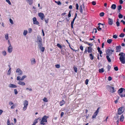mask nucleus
<instances>
[{
  "label": "nucleus",
  "instance_id": "nucleus-4",
  "mask_svg": "<svg viewBox=\"0 0 125 125\" xmlns=\"http://www.w3.org/2000/svg\"><path fill=\"white\" fill-rule=\"evenodd\" d=\"M106 87L109 91L112 93L115 92L116 91V90L115 89L114 87H111L109 85H107Z\"/></svg>",
  "mask_w": 125,
  "mask_h": 125
},
{
  "label": "nucleus",
  "instance_id": "nucleus-17",
  "mask_svg": "<svg viewBox=\"0 0 125 125\" xmlns=\"http://www.w3.org/2000/svg\"><path fill=\"white\" fill-rule=\"evenodd\" d=\"M9 87L10 88H16L17 87V86L14 84H9Z\"/></svg>",
  "mask_w": 125,
  "mask_h": 125
},
{
  "label": "nucleus",
  "instance_id": "nucleus-45",
  "mask_svg": "<svg viewBox=\"0 0 125 125\" xmlns=\"http://www.w3.org/2000/svg\"><path fill=\"white\" fill-rule=\"evenodd\" d=\"M104 13L103 12H102L100 13V16L101 17H103L104 16Z\"/></svg>",
  "mask_w": 125,
  "mask_h": 125
},
{
  "label": "nucleus",
  "instance_id": "nucleus-51",
  "mask_svg": "<svg viewBox=\"0 0 125 125\" xmlns=\"http://www.w3.org/2000/svg\"><path fill=\"white\" fill-rule=\"evenodd\" d=\"M6 1L8 3L9 5H11V3L9 0H6Z\"/></svg>",
  "mask_w": 125,
  "mask_h": 125
},
{
  "label": "nucleus",
  "instance_id": "nucleus-18",
  "mask_svg": "<svg viewBox=\"0 0 125 125\" xmlns=\"http://www.w3.org/2000/svg\"><path fill=\"white\" fill-rule=\"evenodd\" d=\"M87 52L89 53H91L92 52L93 48L91 47H88Z\"/></svg>",
  "mask_w": 125,
  "mask_h": 125
},
{
  "label": "nucleus",
  "instance_id": "nucleus-33",
  "mask_svg": "<svg viewBox=\"0 0 125 125\" xmlns=\"http://www.w3.org/2000/svg\"><path fill=\"white\" fill-rule=\"evenodd\" d=\"M89 57L91 60H93L94 59V56L91 53L89 54Z\"/></svg>",
  "mask_w": 125,
  "mask_h": 125
},
{
  "label": "nucleus",
  "instance_id": "nucleus-56",
  "mask_svg": "<svg viewBox=\"0 0 125 125\" xmlns=\"http://www.w3.org/2000/svg\"><path fill=\"white\" fill-rule=\"evenodd\" d=\"M107 69L108 70V71H109L110 69L111 68L110 66H109V65H108L107 66Z\"/></svg>",
  "mask_w": 125,
  "mask_h": 125
},
{
  "label": "nucleus",
  "instance_id": "nucleus-16",
  "mask_svg": "<svg viewBox=\"0 0 125 125\" xmlns=\"http://www.w3.org/2000/svg\"><path fill=\"white\" fill-rule=\"evenodd\" d=\"M108 23L109 25H112L113 23V20L109 18Z\"/></svg>",
  "mask_w": 125,
  "mask_h": 125
},
{
  "label": "nucleus",
  "instance_id": "nucleus-13",
  "mask_svg": "<svg viewBox=\"0 0 125 125\" xmlns=\"http://www.w3.org/2000/svg\"><path fill=\"white\" fill-rule=\"evenodd\" d=\"M114 52V50L110 49H108V50L107 52H106L107 55H109L110 54H111L112 53Z\"/></svg>",
  "mask_w": 125,
  "mask_h": 125
},
{
  "label": "nucleus",
  "instance_id": "nucleus-55",
  "mask_svg": "<svg viewBox=\"0 0 125 125\" xmlns=\"http://www.w3.org/2000/svg\"><path fill=\"white\" fill-rule=\"evenodd\" d=\"M10 22L12 24H13V23L12 20L11 19L9 20Z\"/></svg>",
  "mask_w": 125,
  "mask_h": 125
},
{
  "label": "nucleus",
  "instance_id": "nucleus-52",
  "mask_svg": "<svg viewBox=\"0 0 125 125\" xmlns=\"http://www.w3.org/2000/svg\"><path fill=\"white\" fill-rule=\"evenodd\" d=\"M116 24L117 27H118L120 25V23L118 21H117L116 22Z\"/></svg>",
  "mask_w": 125,
  "mask_h": 125
},
{
  "label": "nucleus",
  "instance_id": "nucleus-47",
  "mask_svg": "<svg viewBox=\"0 0 125 125\" xmlns=\"http://www.w3.org/2000/svg\"><path fill=\"white\" fill-rule=\"evenodd\" d=\"M55 67L57 68H59L60 67V65L59 64H57L55 65Z\"/></svg>",
  "mask_w": 125,
  "mask_h": 125
},
{
  "label": "nucleus",
  "instance_id": "nucleus-22",
  "mask_svg": "<svg viewBox=\"0 0 125 125\" xmlns=\"http://www.w3.org/2000/svg\"><path fill=\"white\" fill-rule=\"evenodd\" d=\"M7 125H14V124L13 123H10V121L9 119L7 120Z\"/></svg>",
  "mask_w": 125,
  "mask_h": 125
},
{
  "label": "nucleus",
  "instance_id": "nucleus-64",
  "mask_svg": "<svg viewBox=\"0 0 125 125\" xmlns=\"http://www.w3.org/2000/svg\"><path fill=\"white\" fill-rule=\"evenodd\" d=\"M92 4L93 5H95L96 4V2L94 1H93L92 2Z\"/></svg>",
  "mask_w": 125,
  "mask_h": 125
},
{
  "label": "nucleus",
  "instance_id": "nucleus-60",
  "mask_svg": "<svg viewBox=\"0 0 125 125\" xmlns=\"http://www.w3.org/2000/svg\"><path fill=\"white\" fill-rule=\"evenodd\" d=\"M88 81L87 79L86 80L85 82V83L86 85H87L88 84Z\"/></svg>",
  "mask_w": 125,
  "mask_h": 125
},
{
  "label": "nucleus",
  "instance_id": "nucleus-9",
  "mask_svg": "<svg viewBox=\"0 0 125 125\" xmlns=\"http://www.w3.org/2000/svg\"><path fill=\"white\" fill-rule=\"evenodd\" d=\"M99 108H98L95 112L94 113L93 115L92 116L93 119L95 118L99 112Z\"/></svg>",
  "mask_w": 125,
  "mask_h": 125
},
{
  "label": "nucleus",
  "instance_id": "nucleus-59",
  "mask_svg": "<svg viewBox=\"0 0 125 125\" xmlns=\"http://www.w3.org/2000/svg\"><path fill=\"white\" fill-rule=\"evenodd\" d=\"M113 37L114 38L116 39L117 37V36L116 35H113Z\"/></svg>",
  "mask_w": 125,
  "mask_h": 125
},
{
  "label": "nucleus",
  "instance_id": "nucleus-8",
  "mask_svg": "<svg viewBox=\"0 0 125 125\" xmlns=\"http://www.w3.org/2000/svg\"><path fill=\"white\" fill-rule=\"evenodd\" d=\"M38 15L41 18V19L42 20L44 19L45 17L44 14L42 13H38Z\"/></svg>",
  "mask_w": 125,
  "mask_h": 125
},
{
  "label": "nucleus",
  "instance_id": "nucleus-3",
  "mask_svg": "<svg viewBox=\"0 0 125 125\" xmlns=\"http://www.w3.org/2000/svg\"><path fill=\"white\" fill-rule=\"evenodd\" d=\"M123 92L125 93V89L123 88H121L118 90V93L119 95L121 97H125V94H122V93Z\"/></svg>",
  "mask_w": 125,
  "mask_h": 125
},
{
  "label": "nucleus",
  "instance_id": "nucleus-44",
  "mask_svg": "<svg viewBox=\"0 0 125 125\" xmlns=\"http://www.w3.org/2000/svg\"><path fill=\"white\" fill-rule=\"evenodd\" d=\"M43 101L45 102H47L48 101V100L45 97L43 99Z\"/></svg>",
  "mask_w": 125,
  "mask_h": 125
},
{
  "label": "nucleus",
  "instance_id": "nucleus-40",
  "mask_svg": "<svg viewBox=\"0 0 125 125\" xmlns=\"http://www.w3.org/2000/svg\"><path fill=\"white\" fill-rule=\"evenodd\" d=\"M57 46L59 48H60L61 49H62V47L61 46V45H60L59 43H57Z\"/></svg>",
  "mask_w": 125,
  "mask_h": 125
},
{
  "label": "nucleus",
  "instance_id": "nucleus-5",
  "mask_svg": "<svg viewBox=\"0 0 125 125\" xmlns=\"http://www.w3.org/2000/svg\"><path fill=\"white\" fill-rule=\"evenodd\" d=\"M38 45H42V38L40 36H38L37 38V42Z\"/></svg>",
  "mask_w": 125,
  "mask_h": 125
},
{
  "label": "nucleus",
  "instance_id": "nucleus-41",
  "mask_svg": "<svg viewBox=\"0 0 125 125\" xmlns=\"http://www.w3.org/2000/svg\"><path fill=\"white\" fill-rule=\"evenodd\" d=\"M94 32L95 33H96L97 32V30L96 29H93V31L92 32V33H93Z\"/></svg>",
  "mask_w": 125,
  "mask_h": 125
},
{
  "label": "nucleus",
  "instance_id": "nucleus-19",
  "mask_svg": "<svg viewBox=\"0 0 125 125\" xmlns=\"http://www.w3.org/2000/svg\"><path fill=\"white\" fill-rule=\"evenodd\" d=\"M65 101L64 100H62L60 102V106H62L65 104Z\"/></svg>",
  "mask_w": 125,
  "mask_h": 125
},
{
  "label": "nucleus",
  "instance_id": "nucleus-20",
  "mask_svg": "<svg viewBox=\"0 0 125 125\" xmlns=\"http://www.w3.org/2000/svg\"><path fill=\"white\" fill-rule=\"evenodd\" d=\"M18 83L19 84L22 85H25V83L24 82L21 81H19Z\"/></svg>",
  "mask_w": 125,
  "mask_h": 125
},
{
  "label": "nucleus",
  "instance_id": "nucleus-50",
  "mask_svg": "<svg viewBox=\"0 0 125 125\" xmlns=\"http://www.w3.org/2000/svg\"><path fill=\"white\" fill-rule=\"evenodd\" d=\"M17 80L18 81H21V77L20 76H18L17 77Z\"/></svg>",
  "mask_w": 125,
  "mask_h": 125
},
{
  "label": "nucleus",
  "instance_id": "nucleus-37",
  "mask_svg": "<svg viewBox=\"0 0 125 125\" xmlns=\"http://www.w3.org/2000/svg\"><path fill=\"white\" fill-rule=\"evenodd\" d=\"M73 68L75 72L76 73H77V68L76 67H75V66H74L73 67Z\"/></svg>",
  "mask_w": 125,
  "mask_h": 125
},
{
  "label": "nucleus",
  "instance_id": "nucleus-14",
  "mask_svg": "<svg viewBox=\"0 0 125 125\" xmlns=\"http://www.w3.org/2000/svg\"><path fill=\"white\" fill-rule=\"evenodd\" d=\"M42 44L38 45V47L41 50V51L43 52L44 51L45 48L44 47H42Z\"/></svg>",
  "mask_w": 125,
  "mask_h": 125
},
{
  "label": "nucleus",
  "instance_id": "nucleus-30",
  "mask_svg": "<svg viewBox=\"0 0 125 125\" xmlns=\"http://www.w3.org/2000/svg\"><path fill=\"white\" fill-rule=\"evenodd\" d=\"M28 32L26 30H25L24 31L23 34L24 36H26Z\"/></svg>",
  "mask_w": 125,
  "mask_h": 125
},
{
  "label": "nucleus",
  "instance_id": "nucleus-2",
  "mask_svg": "<svg viewBox=\"0 0 125 125\" xmlns=\"http://www.w3.org/2000/svg\"><path fill=\"white\" fill-rule=\"evenodd\" d=\"M48 118V116L46 115H44L42 118V119H41L39 120L41 121L40 124L41 125H44L46 124L45 123L47 122V119Z\"/></svg>",
  "mask_w": 125,
  "mask_h": 125
},
{
  "label": "nucleus",
  "instance_id": "nucleus-54",
  "mask_svg": "<svg viewBox=\"0 0 125 125\" xmlns=\"http://www.w3.org/2000/svg\"><path fill=\"white\" fill-rule=\"evenodd\" d=\"M29 31V33H31V32L32 31V29L31 28H29L28 29V30Z\"/></svg>",
  "mask_w": 125,
  "mask_h": 125
},
{
  "label": "nucleus",
  "instance_id": "nucleus-39",
  "mask_svg": "<svg viewBox=\"0 0 125 125\" xmlns=\"http://www.w3.org/2000/svg\"><path fill=\"white\" fill-rule=\"evenodd\" d=\"M123 15L119 13L118 15L119 18L120 19L122 18H123Z\"/></svg>",
  "mask_w": 125,
  "mask_h": 125
},
{
  "label": "nucleus",
  "instance_id": "nucleus-34",
  "mask_svg": "<svg viewBox=\"0 0 125 125\" xmlns=\"http://www.w3.org/2000/svg\"><path fill=\"white\" fill-rule=\"evenodd\" d=\"M11 68H10L9 70L8 71V72L7 73V75H10V73H11Z\"/></svg>",
  "mask_w": 125,
  "mask_h": 125
},
{
  "label": "nucleus",
  "instance_id": "nucleus-26",
  "mask_svg": "<svg viewBox=\"0 0 125 125\" xmlns=\"http://www.w3.org/2000/svg\"><path fill=\"white\" fill-rule=\"evenodd\" d=\"M2 53L3 56H5L7 55V52L6 51L4 50L2 52Z\"/></svg>",
  "mask_w": 125,
  "mask_h": 125
},
{
  "label": "nucleus",
  "instance_id": "nucleus-58",
  "mask_svg": "<svg viewBox=\"0 0 125 125\" xmlns=\"http://www.w3.org/2000/svg\"><path fill=\"white\" fill-rule=\"evenodd\" d=\"M98 30L99 31H101V28L100 27V26H98V28H97Z\"/></svg>",
  "mask_w": 125,
  "mask_h": 125
},
{
  "label": "nucleus",
  "instance_id": "nucleus-29",
  "mask_svg": "<svg viewBox=\"0 0 125 125\" xmlns=\"http://www.w3.org/2000/svg\"><path fill=\"white\" fill-rule=\"evenodd\" d=\"M124 119V116L123 115L121 116L120 120L121 122H123Z\"/></svg>",
  "mask_w": 125,
  "mask_h": 125
},
{
  "label": "nucleus",
  "instance_id": "nucleus-43",
  "mask_svg": "<svg viewBox=\"0 0 125 125\" xmlns=\"http://www.w3.org/2000/svg\"><path fill=\"white\" fill-rule=\"evenodd\" d=\"M112 41V40L111 39H108L107 41V42L109 44Z\"/></svg>",
  "mask_w": 125,
  "mask_h": 125
},
{
  "label": "nucleus",
  "instance_id": "nucleus-23",
  "mask_svg": "<svg viewBox=\"0 0 125 125\" xmlns=\"http://www.w3.org/2000/svg\"><path fill=\"white\" fill-rule=\"evenodd\" d=\"M27 2L30 5L32 4L33 3L32 0H26Z\"/></svg>",
  "mask_w": 125,
  "mask_h": 125
},
{
  "label": "nucleus",
  "instance_id": "nucleus-38",
  "mask_svg": "<svg viewBox=\"0 0 125 125\" xmlns=\"http://www.w3.org/2000/svg\"><path fill=\"white\" fill-rule=\"evenodd\" d=\"M125 36V34L124 33H121L119 35V36L121 38H123Z\"/></svg>",
  "mask_w": 125,
  "mask_h": 125
},
{
  "label": "nucleus",
  "instance_id": "nucleus-36",
  "mask_svg": "<svg viewBox=\"0 0 125 125\" xmlns=\"http://www.w3.org/2000/svg\"><path fill=\"white\" fill-rule=\"evenodd\" d=\"M26 75L23 76H22L21 78V81H22L25 78H26Z\"/></svg>",
  "mask_w": 125,
  "mask_h": 125
},
{
  "label": "nucleus",
  "instance_id": "nucleus-46",
  "mask_svg": "<svg viewBox=\"0 0 125 125\" xmlns=\"http://www.w3.org/2000/svg\"><path fill=\"white\" fill-rule=\"evenodd\" d=\"M55 2L58 5H61V3L60 1H55Z\"/></svg>",
  "mask_w": 125,
  "mask_h": 125
},
{
  "label": "nucleus",
  "instance_id": "nucleus-11",
  "mask_svg": "<svg viewBox=\"0 0 125 125\" xmlns=\"http://www.w3.org/2000/svg\"><path fill=\"white\" fill-rule=\"evenodd\" d=\"M13 50V47L12 46H9L8 48V51L9 53L12 52Z\"/></svg>",
  "mask_w": 125,
  "mask_h": 125
},
{
  "label": "nucleus",
  "instance_id": "nucleus-21",
  "mask_svg": "<svg viewBox=\"0 0 125 125\" xmlns=\"http://www.w3.org/2000/svg\"><path fill=\"white\" fill-rule=\"evenodd\" d=\"M28 104V102L27 100H25L24 102L23 105L24 106H27Z\"/></svg>",
  "mask_w": 125,
  "mask_h": 125
},
{
  "label": "nucleus",
  "instance_id": "nucleus-49",
  "mask_svg": "<svg viewBox=\"0 0 125 125\" xmlns=\"http://www.w3.org/2000/svg\"><path fill=\"white\" fill-rule=\"evenodd\" d=\"M14 93L15 94H18V92L16 89H15L14 90Z\"/></svg>",
  "mask_w": 125,
  "mask_h": 125
},
{
  "label": "nucleus",
  "instance_id": "nucleus-28",
  "mask_svg": "<svg viewBox=\"0 0 125 125\" xmlns=\"http://www.w3.org/2000/svg\"><path fill=\"white\" fill-rule=\"evenodd\" d=\"M39 119V118L35 120L32 125H35V124L37 123L38 120Z\"/></svg>",
  "mask_w": 125,
  "mask_h": 125
},
{
  "label": "nucleus",
  "instance_id": "nucleus-27",
  "mask_svg": "<svg viewBox=\"0 0 125 125\" xmlns=\"http://www.w3.org/2000/svg\"><path fill=\"white\" fill-rule=\"evenodd\" d=\"M111 8L112 9L115 10L116 9V5L115 4H112L111 7Z\"/></svg>",
  "mask_w": 125,
  "mask_h": 125
},
{
  "label": "nucleus",
  "instance_id": "nucleus-42",
  "mask_svg": "<svg viewBox=\"0 0 125 125\" xmlns=\"http://www.w3.org/2000/svg\"><path fill=\"white\" fill-rule=\"evenodd\" d=\"M61 53L63 55H64L65 53L64 51L62 49H61Z\"/></svg>",
  "mask_w": 125,
  "mask_h": 125
},
{
  "label": "nucleus",
  "instance_id": "nucleus-31",
  "mask_svg": "<svg viewBox=\"0 0 125 125\" xmlns=\"http://www.w3.org/2000/svg\"><path fill=\"white\" fill-rule=\"evenodd\" d=\"M99 73H100L103 72H104V68H102L101 69H99Z\"/></svg>",
  "mask_w": 125,
  "mask_h": 125
},
{
  "label": "nucleus",
  "instance_id": "nucleus-35",
  "mask_svg": "<svg viewBox=\"0 0 125 125\" xmlns=\"http://www.w3.org/2000/svg\"><path fill=\"white\" fill-rule=\"evenodd\" d=\"M80 11L81 13H83V9L82 5H81L80 7Z\"/></svg>",
  "mask_w": 125,
  "mask_h": 125
},
{
  "label": "nucleus",
  "instance_id": "nucleus-48",
  "mask_svg": "<svg viewBox=\"0 0 125 125\" xmlns=\"http://www.w3.org/2000/svg\"><path fill=\"white\" fill-rule=\"evenodd\" d=\"M117 8L118 10H120L122 8V6L121 5H119L118 6Z\"/></svg>",
  "mask_w": 125,
  "mask_h": 125
},
{
  "label": "nucleus",
  "instance_id": "nucleus-7",
  "mask_svg": "<svg viewBox=\"0 0 125 125\" xmlns=\"http://www.w3.org/2000/svg\"><path fill=\"white\" fill-rule=\"evenodd\" d=\"M16 72L17 73L18 75H21L23 74V72L21 70L20 68H18L16 71Z\"/></svg>",
  "mask_w": 125,
  "mask_h": 125
},
{
  "label": "nucleus",
  "instance_id": "nucleus-25",
  "mask_svg": "<svg viewBox=\"0 0 125 125\" xmlns=\"http://www.w3.org/2000/svg\"><path fill=\"white\" fill-rule=\"evenodd\" d=\"M106 58L109 62H111V59L109 57V55H107L106 56Z\"/></svg>",
  "mask_w": 125,
  "mask_h": 125
},
{
  "label": "nucleus",
  "instance_id": "nucleus-62",
  "mask_svg": "<svg viewBox=\"0 0 125 125\" xmlns=\"http://www.w3.org/2000/svg\"><path fill=\"white\" fill-rule=\"evenodd\" d=\"M15 107V105L14 104L13 105H12L11 107V109H14V108Z\"/></svg>",
  "mask_w": 125,
  "mask_h": 125
},
{
  "label": "nucleus",
  "instance_id": "nucleus-32",
  "mask_svg": "<svg viewBox=\"0 0 125 125\" xmlns=\"http://www.w3.org/2000/svg\"><path fill=\"white\" fill-rule=\"evenodd\" d=\"M5 37L6 40H8L9 38L8 34H5Z\"/></svg>",
  "mask_w": 125,
  "mask_h": 125
},
{
  "label": "nucleus",
  "instance_id": "nucleus-63",
  "mask_svg": "<svg viewBox=\"0 0 125 125\" xmlns=\"http://www.w3.org/2000/svg\"><path fill=\"white\" fill-rule=\"evenodd\" d=\"M9 104L10 105H13V103L12 102L10 101L9 102Z\"/></svg>",
  "mask_w": 125,
  "mask_h": 125
},
{
  "label": "nucleus",
  "instance_id": "nucleus-53",
  "mask_svg": "<svg viewBox=\"0 0 125 125\" xmlns=\"http://www.w3.org/2000/svg\"><path fill=\"white\" fill-rule=\"evenodd\" d=\"M88 44L90 46V47H91V46H93V44L92 43H91L88 42Z\"/></svg>",
  "mask_w": 125,
  "mask_h": 125
},
{
  "label": "nucleus",
  "instance_id": "nucleus-1",
  "mask_svg": "<svg viewBox=\"0 0 125 125\" xmlns=\"http://www.w3.org/2000/svg\"><path fill=\"white\" fill-rule=\"evenodd\" d=\"M119 55L120 56L119 58L120 61L122 63L125 64V53L121 52Z\"/></svg>",
  "mask_w": 125,
  "mask_h": 125
},
{
  "label": "nucleus",
  "instance_id": "nucleus-57",
  "mask_svg": "<svg viewBox=\"0 0 125 125\" xmlns=\"http://www.w3.org/2000/svg\"><path fill=\"white\" fill-rule=\"evenodd\" d=\"M80 49L82 51H83V47L82 45L80 47Z\"/></svg>",
  "mask_w": 125,
  "mask_h": 125
},
{
  "label": "nucleus",
  "instance_id": "nucleus-10",
  "mask_svg": "<svg viewBox=\"0 0 125 125\" xmlns=\"http://www.w3.org/2000/svg\"><path fill=\"white\" fill-rule=\"evenodd\" d=\"M33 24H34L38 25L39 24V22L37 21L36 18V17H34L33 18Z\"/></svg>",
  "mask_w": 125,
  "mask_h": 125
},
{
  "label": "nucleus",
  "instance_id": "nucleus-6",
  "mask_svg": "<svg viewBox=\"0 0 125 125\" xmlns=\"http://www.w3.org/2000/svg\"><path fill=\"white\" fill-rule=\"evenodd\" d=\"M124 108L122 107L119 108L118 110V114L119 115L121 114L124 111Z\"/></svg>",
  "mask_w": 125,
  "mask_h": 125
},
{
  "label": "nucleus",
  "instance_id": "nucleus-24",
  "mask_svg": "<svg viewBox=\"0 0 125 125\" xmlns=\"http://www.w3.org/2000/svg\"><path fill=\"white\" fill-rule=\"evenodd\" d=\"M97 49L98 52L99 53V54L100 55V56L101 57L102 56H101V54L102 53V51L100 50V48L99 47H97Z\"/></svg>",
  "mask_w": 125,
  "mask_h": 125
},
{
  "label": "nucleus",
  "instance_id": "nucleus-61",
  "mask_svg": "<svg viewBox=\"0 0 125 125\" xmlns=\"http://www.w3.org/2000/svg\"><path fill=\"white\" fill-rule=\"evenodd\" d=\"M108 80L109 81H110L112 80V78L110 76L108 77Z\"/></svg>",
  "mask_w": 125,
  "mask_h": 125
},
{
  "label": "nucleus",
  "instance_id": "nucleus-12",
  "mask_svg": "<svg viewBox=\"0 0 125 125\" xmlns=\"http://www.w3.org/2000/svg\"><path fill=\"white\" fill-rule=\"evenodd\" d=\"M116 52H119L121 51V47L120 45L117 46L116 47Z\"/></svg>",
  "mask_w": 125,
  "mask_h": 125
},
{
  "label": "nucleus",
  "instance_id": "nucleus-15",
  "mask_svg": "<svg viewBox=\"0 0 125 125\" xmlns=\"http://www.w3.org/2000/svg\"><path fill=\"white\" fill-rule=\"evenodd\" d=\"M31 64L32 65L36 63L35 60L34 58H32L31 60Z\"/></svg>",
  "mask_w": 125,
  "mask_h": 125
}]
</instances>
